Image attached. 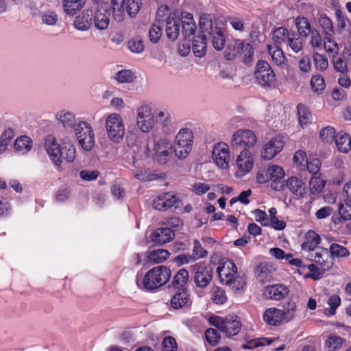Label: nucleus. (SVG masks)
I'll use <instances>...</instances> for the list:
<instances>
[{
    "mask_svg": "<svg viewBox=\"0 0 351 351\" xmlns=\"http://www.w3.org/2000/svg\"><path fill=\"white\" fill-rule=\"evenodd\" d=\"M170 277L169 268L165 265H159L151 269L145 274L143 285L147 290H154L165 285Z\"/></svg>",
    "mask_w": 351,
    "mask_h": 351,
    "instance_id": "f257e3e1",
    "label": "nucleus"
},
{
    "mask_svg": "<svg viewBox=\"0 0 351 351\" xmlns=\"http://www.w3.org/2000/svg\"><path fill=\"white\" fill-rule=\"evenodd\" d=\"M208 321L210 325L228 337L238 334L241 327V322L236 315H229L226 317L212 315Z\"/></svg>",
    "mask_w": 351,
    "mask_h": 351,
    "instance_id": "f03ea898",
    "label": "nucleus"
},
{
    "mask_svg": "<svg viewBox=\"0 0 351 351\" xmlns=\"http://www.w3.org/2000/svg\"><path fill=\"white\" fill-rule=\"evenodd\" d=\"M193 143V133L189 128H182L176 136L173 152L179 159L185 158L191 152Z\"/></svg>",
    "mask_w": 351,
    "mask_h": 351,
    "instance_id": "7ed1b4c3",
    "label": "nucleus"
},
{
    "mask_svg": "<svg viewBox=\"0 0 351 351\" xmlns=\"http://www.w3.org/2000/svg\"><path fill=\"white\" fill-rule=\"evenodd\" d=\"M77 141L85 151H90L95 145V133L90 123L84 121H78L73 130Z\"/></svg>",
    "mask_w": 351,
    "mask_h": 351,
    "instance_id": "20e7f679",
    "label": "nucleus"
},
{
    "mask_svg": "<svg viewBox=\"0 0 351 351\" xmlns=\"http://www.w3.org/2000/svg\"><path fill=\"white\" fill-rule=\"evenodd\" d=\"M106 130L108 138L114 143H118L123 140L125 127L122 117L117 113H112L106 120Z\"/></svg>",
    "mask_w": 351,
    "mask_h": 351,
    "instance_id": "39448f33",
    "label": "nucleus"
},
{
    "mask_svg": "<svg viewBox=\"0 0 351 351\" xmlns=\"http://www.w3.org/2000/svg\"><path fill=\"white\" fill-rule=\"evenodd\" d=\"M256 142V137L250 130H239L232 136L230 145L233 149H247L253 147Z\"/></svg>",
    "mask_w": 351,
    "mask_h": 351,
    "instance_id": "423d86ee",
    "label": "nucleus"
},
{
    "mask_svg": "<svg viewBox=\"0 0 351 351\" xmlns=\"http://www.w3.org/2000/svg\"><path fill=\"white\" fill-rule=\"evenodd\" d=\"M136 125L143 132H149L154 126V114L149 105L144 104L136 109Z\"/></svg>",
    "mask_w": 351,
    "mask_h": 351,
    "instance_id": "0eeeda50",
    "label": "nucleus"
},
{
    "mask_svg": "<svg viewBox=\"0 0 351 351\" xmlns=\"http://www.w3.org/2000/svg\"><path fill=\"white\" fill-rule=\"evenodd\" d=\"M194 271V282L199 288H206L211 282L213 269L210 265L199 264L191 266Z\"/></svg>",
    "mask_w": 351,
    "mask_h": 351,
    "instance_id": "6e6552de",
    "label": "nucleus"
},
{
    "mask_svg": "<svg viewBox=\"0 0 351 351\" xmlns=\"http://www.w3.org/2000/svg\"><path fill=\"white\" fill-rule=\"evenodd\" d=\"M256 68L254 75L258 83L263 86H271L274 82L275 75L269 63L259 60Z\"/></svg>",
    "mask_w": 351,
    "mask_h": 351,
    "instance_id": "1a4fd4ad",
    "label": "nucleus"
},
{
    "mask_svg": "<svg viewBox=\"0 0 351 351\" xmlns=\"http://www.w3.org/2000/svg\"><path fill=\"white\" fill-rule=\"evenodd\" d=\"M110 8L107 3L97 5L93 19L95 27L100 30L106 29L110 23Z\"/></svg>",
    "mask_w": 351,
    "mask_h": 351,
    "instance_id": "9d476101",
    "label": "nucleus"
},
{
    "mask_svg": "<svg viewBox=\"0 0 351 351\" xmlns=\"http://www.w3.org/2000/svg\"><path fill=\"white\" fill-rule=\"evenodd\" d=\"M309 256L310 260L319 264L323 271L329 270L334 265V258L326 248L317 247L309 254Z\"/></svg>",
    "mask_w": 351,
    "mask_h": 351,
    "instance_id": "9b49d317",
    "label": "nucleus"
},
{
    "mask_svg": "<svg viewBox=\"0 0 351 351\" xmlns=\"http://www.w3.org/2000/svg\"><path fill=\"white\" fill-rule=\"evenodd\" d=\"M212 156L215 164L221 169H226L230 161V152L228 145L219 142L215 145L212 151Z\"/></svg>",
    "mask_w": 351,
    "mask_h": 351,
    "instance_id": "f8f14e48",
    "label": "nucleus"
},
{
    "mask_svg": "<svg viewBox=\"0 0 351 351\" xmlns=\"http://www.w3.org/2000/svg\"><path fill=\"white\" fill-rule=\"evenodd\" d=\"M45 146L46 151L54 165L61 164V147L53 135L49 134L45 137Z\"/></svg>",
    "mask_w": 351,
    "mask_h": 351,
    "instance_id": "ddd939ff",
    "label": "nucleus"
},
{
    "mask_svg": "<svg viewBox=\"0 0 351 351\" xmlns=\"http://www.w3.org/2000/svg\"><path fill=\"white\" fill-rule=\"evenodd\" d=\"M283 147L282 137L279 135L276 136L265 145L261 152L262 157L265 160H271L281 152Z\"/></svg>",
    "mask_w": 351,
    "mask_h": 351,
    "instance_id": "4468645a",
    "label": "nucleus"
},
{
    "mask_svg": "<svg viewBox=\"0 0 351 351\" xmlns=\"http://www.w3.org/2000/svg\"><path fill=\"white\" fill-rule=\"evenodd\" d=\"M289 293V289L286 285L276 284L265 287L263 295L268 300L278 301L284 299Z\"/></svg>",
    "mask_w": 351,
    "mask_h": 351,
    "instance_id": "2eb2a0df",
    "label": "nucleus"
},
{
    "mask_svg": "<svg viewBox=\"0 0 351 351\" xmlns=\"http://www.w3.org/2000/svg\"><path fill=\"white\" fill-rule=\"evenodd\" d=\"M182 34L184 38V47L190 48V43L191 39L195 37L194 33L196 29V25L193 20V16L187 14V16L181 19Z\"/></svg>",
    "mask_w": 351,
    "mask_h": 351,
    "instance_id": "dca6fc26",
    "label": "nucleus"
},
{
    "mask_svg": "<svg viewBox=\"0 0 351 351\" xmlns=\"http://www.w3.org/2000/svg\"><path fill=\"white\" fill-rule=\"evenodd\" d=\"M154 152H155L158 162L164 165L167 163L172 154V147L169 146L166 140L159 139L154 143Z\"/></svg>",
    "mask_w": 351,
    "mask_h": 351,
    "instance_id": "f3484780",
    "label": "nucleus"
},
{
    "mask_svg": "<svg viewBox=\"0 0 351 351\" xmlns=\"http://www.w3.org/2000/svg\"><path fill=\"white\" fill-rule=\"evenodd\" d=\"M179 201L178 197L171 193H162L157 197L153 202L155 209L165 211L171 208Z\"/></svg>",
    "mask_w": 351,
    "mask_h": 351,
    "instance_id": "a211bd4d",
    "label": "nucleus"
},
{
    "mask_svg": "<svg viewBox=\"0 0 351 351\" xmlns=\"http://www.w3.org/2000/svg\"><path fill=\"white\" fill-rule=\"evenodd\" d=\"M55 118L67 131L73 130L77 125L78 121H80L76 119L74 112L66 110H62L58 112L55 115Z\"/></svg>",
    "mask_w": 351,
    "mask_h": 351,
    "instance_id": "6ab92c4d",
    "label": "nucleus"
},
{
    "mask_svg": "<svg viewBox=\"0 0 351 351\" xmlns=\"http://www.w3.org/2000/svg\"><path fill=\"white\" fill-rule=\"evenodd\" d=\"M217 272L220 281L224 284L230 282V279L237 274V268L232 261L228 260L217 268Z\"/></svg>",
    "mask_w": 351,
    "mask_h": 351,
    "instance_id": "aec40b11",
    "label": "nucleus"
},
{
    "mask_svg": "<svg viewBox=\"0 0 351 351\" xmlns=\"http://www.w3.org/2000/svg\"><path fill=\"white\" fill-rule=\"evenodd\" d=\"M174 236V232L170 228H158L152 233L151 239L154 243L163 245L171 241Z\"/></svg>",
    "mask_w": 351,
    "mask_h": 351,
    "instance_id": "412c9836",
    "label": "nucleus"
},
{
    "mask_svg": "<svg viewBox=\"0 0 351 351\" xmlns=\"http://www.w3.org/2000/svg\"><path fill=\"white\" fill-rule=\"evenodd\" d=\"M207 34H200L191 39L190 47H192L193 53L196 57L201 58L204 56L206 51L207 46Z\"/></svg>",
    "mask_w": 351,
    "mask_h": 351,
    "instance_id": "4be33fe9",
    "label": "nucleus"
},
{
    "mask_svg": "<svg viewBox=\"0 0 351 351\" xmlns=\"http://www.w3.org/2000/svg\"><path fill=\"white\" fill-rule=\"evenodd\" d=\"M93 11L86 9L77 16L74 21V27L80 31L88 30L93 23Z\"/></svg>",
    "mask_w": 351,
    "mask_h": 351,
    "instance_id": "5701e85b",
    "label": "nucleus"
},
{
    "mask_svg": "<svg viewBox=\"0 0 351 351\" xmlns=\"http://www.w3.org/2000/svg\"><path fill=\"white\" fill-rule=\"evenodd\" d=\"M181 19L178 17L169 16L166 19L165 32L167 38L174 41L176 40L180 32Z\"/></svg>",
    "mask_w": 351,
    "mask_h": 351,
    "instance_id": "b1692460",
    "label": "nucleus"
},
{
    "mask_svg": "<svg viewBox=\"0 0 351 351\" xmlns=\"http://www.w3.org/2000/svg\"><path fill=\"white\" fill-rule=\"evenodd\" d=\"M263 319L271 326H279L283 321H285L281 309L274 307L265 310L263 313Z\"/></svg>",
    "mask_w": 351,
    "mask_h": 351,
    "instance_id": "393cba45",
    "label": "nucleus"
},
{
    "mask_svg": "<svg viewBox=\"0 0 351 351\" xmlns=\"http://www.w3.org/2000/svg\"><path fill=\"white\" fill-rule=\"evenodd\" d=\"M289 191L297 197H303L305 191V183L297 177H290L286 181V186Z\"/></svg>",
    "mask_w": 351,
    "mask_h": 351,
    "instance_id": "a878e982",
    "label": "nucleus"
},
{
    "mask_svg": "<svg viewBox=\"0 0 351 351\" xmlns=\"http://www.w3.org/2000/svg\"><path fill=\"white\" fill-rule=\"evenodd\" d=\"M236 164L238 168L243 172H248L253 167L252 154L247 149H243L238 156Z\"/></svg>",
    "mask_w": 351,
    "mask_h": 351,
    "instance_id": "bb28decb",
    "label": "nucleus"
},
{
    "mask_svg": "<svg viewBox=\"0 0 351 351\" xmlns=\"http://www.w3.org/2000/svg\"><path fill=\"white\" fill-rule=\"evenodd\" d=\"M208 40H210L212 43L213 47L217 51H221L223 49L226 39L221 29L217 27H215L211 32L207 34Z\"/></svg>",
    "mask_w": 351,
    "mask_h": 351,
    "instance_id": "cd10ccee",
    "label": "nucleus"
},
{
    "mask_svg": "<svg viewBox=\"0 0 351 351\" xmlns=\"http://www.w3.org/2000/svg\"><path fill=\"white\" fill-rule=\"evenodd\" d=\"M304 241L302 248L304 251H309L310 253L315 252L317 245L319 243L320 238L314 231H308L304 237Z\"/></svg>",
    "mask_w": 351,
    "mask_h": 351,
    "instance_id": "c85d7f7f",
    "label": "nucleus"
},
{
    "mask_svg": "<svg viewBox=\"0 0 351 351\" xmlns=\"http://www.w3.org/2000/svg\"><path fill=\"white\" fill-rule=\"evenodd\" d=\"M189 302V295L184 290L178 291L171 300V306L174 309H180L186 306Z\"/></svg>",
    "mask_w": 351,
    "mask_h": 351,
    "instance_id": "c756f323",
    "label": "nucleus"
},
{
    "mask_svg": "<svg viewBox=\"0 0 351 351\" xmlns=\"http://www.w3.org/2000/svg\"><path fill=\"white\" fill-rule=\"evenodd\" d=\"M150 149L148 145H145L143 147H136L133 149L132 155V167L136 168L139 167V161L147 158L150 156Z\"/></svg>",
    "mask_w": 351,
    "mask_h": 351,
    "instance_id": "7c9ffc66",
    "label": "nucleus"
},
{
    "mask_svg": "<svg viewBox=\"0 0 351 351\" xmlns=\"http://www.w3.org/2000/svg\"><path fill=\"white\" fill-rule=\"evenodd\" d=\"M239 54L241 56L243 62L245 64H249L252 61L254 56V47L250 43H245L242 40L239 43Z\"/></svg>",
    "mask_w": 351,
    "mask_h": 351,
    "instance_id": "2f4dec72",
    "label": "nucleus"
},
{
    "mask_svg": "<svg viewBox=\"0 0 351 351\" xmlns=\"http://www.w3.org/2000/svg\"><path fill=\"white\" fill-rule=\"evenodd\" d=\"M267 49L269 55L271 57L272 61L277 65L283 67L286 65V58L280 47L267 46Z\"/></svg>",
    "mask_w": 351,
    "mask_h": 351,
    "instance_id": "473e14b6",
    "label": "nucleus"
},
{
    "mask_svg": "<svg viewBox=\"0 0 351 351\" xmlns=\"http://www.w3.org/2000/svg\"><path fill=\"white\" fill-rule=\"evenodd\" d=\"M291 34L283 27H280L276 29L273 32V40L276 47H281L283 43H287Z\"/></svg>",
    "mask_w": 351,
    "mask_h": 351,
    "instance_id": "72a5a7b5",
    "label": "nucleus"
},
{
    "mask_svg": "<svg viewBox=\"0 0 351 351\" xmlns=\"http://www.w3.org/2000/svg\"><path fill=\"white\" fill-rule=\"evenodd\" d=\"M135 168V169H132L133 176L142 182H149L152 180H157L159 178V176L149 169H139Z\"/></svg>",
    "mask_w": 351,
    "mask_h": 351,
    "instance_id": "f704fd0d",
    "label": "nucleus"
},
{
    "mask_svg": "<svg viewBox=\"0 0 351 351\" xmlns=\"http://www.w3.org/2000/svg\"><path fill=\"white\" fill-rule=\"evenodd\" d=\"M189 272L185 269H180L173 276L171 285L176 289H182L189 280Z\"/></svg>",
    "mask_w": 351,
    "mask_h": 351,
    "instance_id": "c9c22d12",
    "label": "nucleus"
},
{
    "mask_svg": "<svg viewBox=\"0 0 351 351\" xmlns=\"http://www.w3.org/2000/svg\"><path fill=\"white\" fill-rule=\"evenodd\" d=\"M14 149L22 154L28 152L32 147V141L29 137L22 136L17 138L14 145Z\"/></svg>",
    "mask_w": 351,
    "mask_h": 351,
    "instance_id": "e433bc0d",
    "label": "nucleus"
},
{
    "mask_svg": "<svg viewBox=\"0 0 351 351\" xmlns=\"http://www.w3.org/2000/svg\"><path fill=\"white\" fill-rule=\"evenodd\" d=\"M335 141L339 151L347 153L351 148V138L349 134H339L336 136Z\"/></svg>",
    "mask_w": 351,
    "mask_h": 351,
    "instance_id": "4c0bfd02",
    "label": "nucleus"
},
{
    "mask_svg": "<svg viewBox=\"0 0 351 351\" xmlns=\"http://www.w3.org/2000/svg\"><path fill=\"white\" fill-rule=\"evenodd\" d=\"M86 0H64V10L69 15H74L76 12L83 8Z\"/></svg>",
    "mask_w": 351,
    "mask_h": 351,
    "instance_id": "58836bf2",
    "label": "nucleus"
},
{
    "mask_svg": "<svg viewBox=\"0 0 351 351\" xmlns=\"http://www.w3.org/2000/svg\"><path fill=\"white\" fill-rule=\"evenodd\" d=\"M295 25L299 34L305 38H306L313 30L311 29L308 19L305 17H297L295 19Z\"/></svg>",
    "mask_w": 351,
    "mask_h": 351,
    "instance_id": "ea45409f",
    "label": "nucleus"
},
{
    "mask_svg": "<svg viewBox=\"0 0 351 351\" xmlns=\"http://www.w3.org/2000/svg\"><path fill=\"white\" fill-rule=\"evenodd\" d=\"M169 252L166 250H153L147 256L148 261L154 264L162 263L167 259Z\"/></svg>",
    "mask_w": 351,
    "mask_h": 351,
    "instance_id": "a19ab883",
    "label": "nucleus"
},
{
    "mask_svg": "<svg viewBox=\"0 0 351 351\" xmlns=\"http://www.w3.org/2000/svg\"><path fill=\"white\" fill-rule=\"evenodd\" d=\"M241 40H232L228 41L226 51L225 52V58L228 60H232L239 54V44Z\"/></svg>",
    "mask_w": 351,
    "mask_h": 351,
    "instance_id": "79ce46f5",
    "label": "nucleus"
},
{
    "mask_svg": "<svg viewBox=\"0 0 351 351\" xmlns=\"http://www.w3.org/2000/svg\"><path fill=\"white\" fill-rule=\"evenodd\" d=\"M310 85L313 92L317 94L323 93L326 88L324 79L320 74H316L312 76Z\"/></svg>",
    "mask_w": 351,
    "mask_h": 351,
    "instance_id": "37998d69",
    "label": "nucleus"
},
{
    "mask_svg": "<svg viewBox=\"0 0 351 351\" xmlns=\"http://www.w3.org/2000/svg\"><path fill=\"white\" fill-rule=\"evenodd\" d=\"M75 147L73 144H65L61 147V161L64 159L67 162H72L75 158Z\"/></svg>",
    "mask_w": 351,
    "mask_h": 351,
    "instance_id": "c03bdc74",
    "label": "nucleus"
},
{
    "mask_svg": "<svg viewBox=\"0 0 351 351\" xmlns=\"http://www.w3.org/2000/svg\"><path fill=\"white\" fill-rule=\"evenodd\" d=\"M224 285L228 286L233 292L237 293L243 289L245 281L242 276L237 274L230 279V282H226Z\"/></svg>",
    "mask_w": 351,
    "mask_h": 351,
    "instance_id": "a18cd8bd",
    "label": "nucleus"
},
{
    "mask_svg": "<svg viewBox=\"0 0 351 351\" xmlns=\"http://www.w3.org/2000/svg\"><path fill=\"white\" fill-rule=\"evenodd\" d=\"M298 114L300 125L303 127L311 122L312 115L308 109L302 104L298 105Z\"/></svg>",
    "mask_w": 351,
    "mask_h": 351,
    "instance_id": "49530a36",
    "label": "nucleus"
},
{
    "mask_svg": "<svg viewBox=\"0 0 351 351\" xmlns=\"http://www.w3.org/2000/svg\"><path fill=\"white\" fill-rule=\"evenodd\" d=\"M282 315L286 322L293 319L296 311V304L293 301H289L283 305V309H281Z\"/></svg>",
    "mask_w": 351,
    "mask_h": 351,
    "instance_id": "de8ad7c7",
    "label": "nucleus"
},
{
    "mask_svg": "<svg viewBox=\"0 0 351 351\" xmlns=\"http://www.w3.org/2000/svg\"><path fill=\"white\" fill-rule=\"evenodd\" d=\"M328 351H337L342 346V338L336 335H330L325 343Z\"/></svg>",
    "mask_w": 351,
    "mask_h": 351,
    "instance_id": "09e8293b",
    "label": "nucleus"
},
{
    "mask_svg": "<svg viewBox=\"0 0 351 351\" xmlns=\"http://www.w3.org/2000/svg\"><path fill=\"white\" fill-rule=\"evenodd\" d=\"M325 186V182L319 177L314 176L309 182L310 193L313 195L320 193Z\"/></svg>",
    "mask_w": 351,
    "mask_h": 351,
    "instance_id": "8fccbe9b",
    "label": "nucleus"
},
{
    "mask_svg": "<svg viewBox=\"0 0 351 351\" xmlns=\"http://www.w3.org/2000/svg\"><path fill=\"white\" fill-rule=\"evenodd\" d=\"M287 44L289 46L292 51L296 53L300 52L303 48V41L302 38L298 35H295V33L291 34Z\"/></svg>",
    "mask_w": 351,
    "mask_h": 351,
    "instance_id": "3c124183",
    "label": "nucleus"
},
{
    "mask_svg": "<svg viewBox=\"0 0 351 351\" xmlns=\"http://www.w3.org/2000/svg\"><path fill=\"white\" fill-rule=\"evenodd\" d=\"M162 27L156 23H153L149 30V39L152 43H157L162 36Z\"/></svg>",
    "mask_w": 351,
    "mask_h": 351,
    "instance_id": "603ef678",
    "label": "nucleus"
},
{
    "mask_svg": "<svg viewBox=\"0 0 351 351\" xmlns=\"http://www.w3.org/2000/svg\"><path fill=\"white\" fill-rule=\"evenodd\" d=\"M315 66L319 71H325L328 66V59L322 54L315 52L313 54Z\"/></svg>",
    "mask_w": 351,
    "mask_h": 351,
    "instance_id": "864d4df0",
    "label": "nucleus"
},
{
    "mask_svg": "<svg viewBox=\"0 0 351 351\" xmlns=\"http://www.w3.org/2000/svg\"><path fill=\"white\" fill-rule=\"evenodd\" d=\"M327 304L330 306V308L325 309L326 313L328 315H333L341 304V298L339 295L333 294L328 298Z\"/></svg>",
    "mask_w": 351,
    "mask_h": 351,
    "instance_id": "5fc2aeb1",
    "label": "nucleus"
},
{
    "mask_svg": "<svg viewBox=\"0 0 351 351\" xmlns=\"http://www.w3.org/2000/svg\"><path fill=\"white\" fill-rule=\"evenodd\" d=\"M329 252L333 258L335 256L337 258L346 257L350 254L347 248L337 243H332L330 247Z\"/></svg>",
    "mask_w": 351,
    "mask_h": 351,
    "instance_id": "6e6d98bb",
    "label": "nucleus"
},
{
    "mask_svg": "<svg viewBox=\"0 0 351 351\" xmlns=\"http://www.w3.org/2000/svg\"><path fill=\"white\" fill-rule=\"evenodd\" d=\"M267 172L270 180L282 179L285 173L282 167L278 165H271L268 167Z\"/></svg>",
    "mask_w": 351,
    "mask_h": 351,
    "instance_id": "4d7b16f0",
    "label": "nucleus"
},
{
    "mask_svg": "<svg viewBox=\"0 0 351 351\" xmlns=\"http://www.w3.org/2000/svg\"><path fill=\"white\" fill-rule=\"evenodd\" d=\"M199 27L202 34H207L211 32L214 28L213 27L212 21L208 14H202L199 18Z\"/></svg>",
    "mask_w": 351,
    "mask_h": 351,
    "instance_id": "13d9d810",
    "label": "nucleus"
},
{
    "mask_svg": "<svg viewBox=\"0 0 351 351\" xmlns=\"http://www.w3.org/2000/svg\"><path fill=\"white\" fill-rule=\"evenodd\" d=\"M141 6V0H127L126 9L128 15L130 17H134L140 10Z\"/></svg>",
    "mask_w": 351,
    "mask_h": 351,
    "instance_id": "bf43d9fd",
    "label": "nucleus"
},
{
    "mask_svg": "<svg viewBox=\"0 0 351 351\" xmlns=\"http://www.w3.org/2000/svg\"><path fill=\"white\" fill-rule=\"evenodd\" d=\"M205 337L208 343L214 346L219 343L221 337L217 330L208 328L205 331Z\"/></svg>",
    "mask_w": 351,
    "mask_h": 351,
    "instance_id": "052dcab7",
    "label": "nucleus"
},
{
    "mask_svg": "<svg viewBox=\"0 0 351 351\" xmlns=\"http://www.w3.org/2000/svg\"><path fill=\"white\" fill-rule=\"evenodd\" d=\"M339 213L343 220L351 219V202L350 200H345L344 203L339 204Z\"/></svg>",
    "mask_w": 351,
    "mask_h": 351,
    "instance_id": "680f3d73",
    "label": "nucleus"
},
{
    "mask_svg": "<svg viewBox=\"0 0 351 351\" xmlns=\"http://www.w3.org/2000/svg\"><path fill=\"white\" fill-rule=\"evenodd\" d=\"M319 23L325 36H332L334 33L333 26L330 19L328 16H322L319 20Z\"/></svg>",
    "mask_w": 351,
    "mask_h": 351,
    "instance_id": "e2e57ef3",
    "label": "nucleus"
},
{
    "mask_svg": "<svg viewBox=\"0 0 351 351\" xmlns=\"http://www.w3.org/2000/svg\"><path fill=\"white\" fill-rule=\"evenodd\" d=\"M335 131L332 127L327 126L321 130L319 136L326 143H330L335 138Z\"/></svg>",
    "mask_w": 351,
    "mask_h": 351,
    "instance_id": "0e129e2a",
    "label": "nucleus"
},
{
    "mask_svg": "<svg viewBox=\"0 0 351 351\" xmlns=\"http://www.w3.org/2000/svg\"><path fill=\"white\" fill-rule=\"evenodd\" d=\"M324 47L328 53H337L339 51L338 45L332 38V36H325L323 40Z\"/></svg>",
    "mask_w": 351,
    "mask_h": 351,
    "instance_id": "69168bd1",
    "label": "nucleus"
},
{
    "mask_svg": "<svg viewBox=\"0 0 351 351\" xmlns=\"http://www.w3.org/2000/svg\"><path fill=\"white\" fill-rule=\"evenodd\" d=\"M193 250L192 253V257L194 261H196L199 258H204L207 256V251L204 250L199 241L197 239H195L193 241Z\"/></svg>",
    "mask_w": 351,
    "mask_h": 351,
    "instance_id": "338daca9",
    "label": "nucleus"
},
{
    "mask_svg": "<svg viewBox=\"0 0 351 351\" xmlns=\"http://www.w3.org/2000/svg\"><path fill=\"white\" fill-rule=\"evenodd\" d=\"M128 48L132 52L141 53L145 48L143 41L138 38H133L128 42Z\"/></svg>",
    "mask_w": 351,
    "mask_h": 351,
    "instance_id": "774afa93",
    "label": "nucleus"
}]
</instances>
